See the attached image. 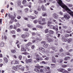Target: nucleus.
Masks as SVG:
<instances>
[{"instance_id":"1","label":"nucleus","mask_w":73,"mask_h":73,"mask_svg":"<svg viewBox=\"0 0 73 73\" xmlns=\"http://www.w3.org/2000/svg\"><path fill=\"white\" fill-rule=\"evenodd\" d=\"M57 2H58V3H57V4H59L60 6H61V7H67L65 5H64L63 3H62V1L61 0H56Z\"/></svg>"},{"instance_id":"2","label":"nucleus","mask_w":73,"mask_h":73,"mask_svg":"<svg viewBox=\"0 0 73 73\" xmlns=\"http://www.w3.org/2000/svg\"><path fill=\"white\" fill-rule=\"evenodd\" d=\"M59 71L63 73H69V72L68 71L66 70L64 68H60L59 69Z\"/></svg>"},{"instance_id":"3","label":"nucleus","mask_w":73,"mask_h":73,"mask_svg":"<svg viewBox=\"0 0 73 73\" xmlns=\"http://www.w3.org/2000/svg\"><path fill=\"white\" fill-rule=\"evenodd\" d=\"M64 17H62L61 19L62 20H64V18L66 19H69L70 18V16H69L68 15L66 14L64 16Z\"/></svg>"},{"instance_id":"4","label":"nucleus","mask_w":73,"mask_h":73,"mask_svg":"<svg viewBox=\"0 0 73 73\" xmlns=\"http://www.w3.org/2000/svg\"><path fill=\"white\" fill-rule=\"evenodd\" d=\"M52 16L55 19H57L58 17V15L56 13H54L52 14Z\"/></svg>"},{"instance_id":"5","label":"nucleus","mask_w":73,"mask_h":73,"mask_svg":"<svg viewBox=\"0 0 73 73\" xmlns=\"http://www.w3.org/2000/svg\"><path fill=\"white\" fill-rule=\"evenodd\" d=\"M39 51L42 53H45V49L42 47L40 48H39Z\"/></svg>"},{"instance_id":"6","label":"nucleus","mask_w":73,"mask_h":73,"mask_svg":"<svg viewBox=\"0 0 73 73\" xmlns=\"http://www.w3.org/2000/svg\"><path fill=\"white\" fill-rule=\"evenodd\" d=\"M25 61L26 63H30V62H31L32 61V60L31 59H30L28 60L26 59Z\"/></svg>"},{"instance_id":"7","label":"nucleus","mask_w":73,"mask_h":73,"mask_svg":"<svg viewBox=\"0 0 73 73\" xmlns=\"http://www.w3.org/2000/svg\"><path fill=\"white\" fill-rule=\"evenodd\" d=\"M39 57H40V55H37L36 56V58H36L37 61H40V60H42V58H40V59H39Z\"/></svg>"},{"instance_id":"8","label":"nucleus","mask_w":73,"mask_h":73,"mask_svg":"<svg viewBox=\"0 0 73 73\" xmlns=\"http://www.w3.org/2000/svg\"><path fill=\"white\" fill-rule=\"evenodd\" d=\"M21 52H25L26 49L24 48V46H22L21 47Z\"/></svg>"},{"instance_id":"9","label":"nucleus","mask_w":73,"mask_h":73,"mask_svg":"<svg viewBox=\"0 0 73 73\" xmlns=\"http://www.w3.org/2000/svg\"><path fill=\"white\" fill-rule=\"evenodd\" d=\"M41 9L42 11H46V8L45 7V6H44V5H42V6L41 7Z\"/></svg>"},{"instance_id":"10","label":"nucleus","mask_w":73,"mask_h":73,"mask_svg":"<svg viewBox=\"0 0 73 73\" xmlns=\"http://www.w3.org/2000/svg\"><path fill=\"white\" fill-rule=\"evenodd\" d=\"M52 62H54V63H56V59H55V58H54V57L53 56L52 57Z\"/></svg>"},{"instance_id":"11","label":"nucleus","mask_w":73,"mask_h":73,"mask_svg":"<svg viewBox=\"0 0 73 73\" xmlns=\"http://www.w3.org/2000/svg\"><path fill=\"white\" fill-rule=\"evenodd\" d=\"M12 69H13V70H15L16 71L18 70V68L17 67V66H16V67H15V66L13 67Z\"/></svg>"},{"instance_id":"12","label":"nucleus","mask_w":73,"mask_h":73,"mask_svg":"<svg viewBox=\"0 0 73 73\" xmlns=\"http://www.w3.org/2000/svg\"><path fill=\"white\" fill-rule=\"evenodd\" d=\"M42 16H43V17H46L48 16L47 14L46 13H42Z\"/></svg>"},{"instance_id":"13","label":"nucleus","mask_w":73,"mask_h":73,"mask_svg":"<svg viewBox=\"0 0 73 73\" xmlns=\"http://www.w3.org/2000/svg\"><path fill=\"white\" fill-rule=\"evenodd\" d=\"M48 42H53L54 40L53 39H51L50 38H49L48 39Z\"/></svg>"},{"instance_id":"14","label":"nucleus","mask_w":73,"mask_h":73,"mask_svg":"<svg viewBox=\"0 0 73 73\" xmlns=\"http://www.w3.org/2000/svg\"><path fill=\"white\" fill-rule=\"evenodd\" d=\"M43 46L44 48H48V44L46 43L44 44L43 45Z\"/></svg>"},{"instance_id":"15","label":"nucleus","mask_w":73,"mask_h":73,"mask_svg":"<svg viewBox=\"0 0 73 73\" xmlns=\"http://www.w3.org/2000/svg\"><path fill=\"white\" fill-rule=\"evenodd\" d=\"M72 39L71 38H69L67 40V41L68 43H69L70 42H72Z\"/></svg>"},{"instance_id":"16","label":"nucleus","mask_w":73,"mask_h":73,"mask_svg":"<svg viewBox=\"0 0 73 73\" xmlns=\"http://www.w3.org/2000/svg\"><path fill=\"white\" fill-rule=\"evenodd\" d=\"M62 40L63 42H67V39L64 38H62Z\"/></svg>"},{"instance_id":"17","label":"nucleus","mask_w":73,"mask_h":73,"mask_svg":"<svg viewBox=\"0 0 73 73\" xmlns=\"http://www.w3.org/2000/svg\"><path fill=\"white\" fill-rule=\"evenodd\" d=\"M4 60L5 63H7L8 62V59H7V58L5 57L4 58Z\"/></svg>"},{"instance_id":"18","label":"nucleus","mask_w":73,"mask_h":73,"mask_svg":"<svg viewBox=\"0 0 73 73\" xmlns=\"http://www.w3.org/2000/svg\"><path fill=\"white\" fill-rule=\"evenodd\" d=\"M48 32L49 34H50L51 35H52V34H53V33H54V31L52 30H49L48 31Z\"/></svg>"},{"instance_id":"19","label":"nucleus","mask_w":73,"mask_h":73,"mask_svg":"<svg viewBox=\"0 0 73 73\" xmlns=\"http://www.w3.org/2000/svg\"><path fill=\"white\" fill-rule=\"evenodd\" d=\"M17 12L19 14H21L22 13V11L21 10H18L17 11Z\"/></svg>"},{"instance_id":"20","label":"nucleus","mask_w":73,"mask_h":73,"mask_svg":"<svg viewBox=\"0 0 73 73\" xmlns=\"http://www.w3.org/2000/svg\"><path fill=\"white\" fill-rule=\"evenodd\" d=\"M72 32V31L70 30H66V33H71Z\"/></svg>"},{"instance_id":"21","label":"nucleus","mask_w":73,"mask_h":73,"mask_svg":"<svg viewBox=\"0 0 73 73\" xmlns=\"http://www.w3.org/2000/svg\"><path fill=\"white\" fill-rule=\"evenodd\" d=\"M28 17H30V18H31L32 20H33V19H35V17L31 15Z\"/></svg>"},{"instance_id":"22","label":"nucleus","mask_w":73,"mask_h":73,"mask_svg":"<svg viewBox=\"0 0 73 73\" xmlns=\"http://www.w3.org/2000/svg\"><path fill=\"white\" fill-rule=\"evenodd\" d=\"M37 10L38 11H41V7L40 6H38L37 8Z\"/></svg>"},{"instance_id":"23","label":"nucleus","mask_w":73,"mask_h":73,"mask_svg":"<svg viewBox=\"0 0 73 73\" xmlns=\"http://www.w3.org/2000/svg\"><path fill=\"white\" fill-rule=\"evenodd\" d=\"M4 46V42H2L0 44V46L1 47H3Z\"/></svg>"},{"instance_id":"24","label":"nucleus","mask_w":73,"mask_h":73,"mask_svg":"<svg viewBox=\"0 0 73 73\" xmlns=\"http://www.w3.org/2000/svg\"><path fill=\"white\" fill-rule=\"evenodd\" d=\"M17 3L19 5H21V1H18L17 2Z\"/></svg>"},{"instance_id":"25","label":"nucleus","mask_w":73,"mask_h":73,"mask_svg":"<svg viewBox=\"0 0 73 73\" xmlns=\"http://www.w3.org/2000/svg\"><path fill=\"white\" fill-rule=\"evenodd\" d=\"M62 61H63L62 59H59L58 60V62H59V63H62Z\"/></svg>"},{"instance_id":"26","label":"nucleus","mask_w":73,"mask_h":73,"mask_svg":"<svg viewBox=\"0 0 73 73\" xmlns=\"http://www.w3.org/2000/svg\"><path fill=\"white\" fill-rule=\"evenodd\" d=\"M70 58V57H66L65 58V60L66 61L68 60H69Z\"/></svg>"},{"instance_id":"27","label":"nucleus","mask_w":73,"mask_h":73,"mask_svg":"<svg viewBox=\"0 0 73 73\" xmlns=\"http://www.w3.org/2000/svg\"><path fill=\"white\" fill-rule=\"evenodd\" d=\"M11 52L13 53H15L16 52V50H15L13 49L12 50H11Z\"/></svg>"},{"instance_id":"28","label":"nucleus","mask_w":73,"mask_h":73,"mask_svg":"<svg viewBox=\"0 0 73 73\" xmlns=\"http://www.w3.org/2000/svg\"><path fill=\"white\" fill-rule=\"evenodd\" d=\"M35 71V72H39V69H38L37 68H35L34 69Z\"/></svg>"},{"instance_id":"29","label":"nucleus","mask_w":73,"mask_h":73,"mask_svg":"<svg viewBox=\"0 0 73 73\" xmlns=\"http://www.w3.org/2000/svg\"><path fill=\"white\" fill-rule=\"evenodd\" d=\"M25 36L27 37H29V33H26L25 34Z\"/></svg>"},{"instance_id":"30","label":"nucleus","mask_w":73,"mask_h":73,"mask_svg":"<svg viewBox=\"0 0 73 73\" xmlns=\"http://www.w3.org/2000/svg\"><path fill=\"white\" fill-rule=\"evenodd\" d=\"M68 66V65H63L62 66V68H66Z\"/></svg>"},{"instance_id":"31","label":"nucleus","mask_w":73,"mask_h":73,"mask_svg":"<svg viewBox=\"0 0 73 73\" xmlns=\"http://www.w3.org/2000/svg\"><path fill=\"white\" fill-rule=\"evenodd\" d=\"M37 28H40L41 29H42V26H40L39 25H38L36 26Z\"/></svg>"},{"instance_id":"32","label":"nucleus","mask_w":73,"mask_h":73,"mask_svg":"<svg viewBox=\"0 0 73 73\" xmlns=\"http://www.w3.org/2000/svg\"><path fill=\"white\" fill-rule=\"evenodd\" d=\"M26 3H27V0H23L22 2L23 4H25Z\"/></svg>"},{"instance_id":"33","label":"nucleus","mask_w":73,"mask_h":73,"mask_svg":"<svg viewBox=\"0 0 73 73\" xmlns=\"http://www.w3.org/2000/svg\"><path fill=\"white\" fill-rule=\"evenodd\" d=\"M25 69V68H24V66H23L20 68V69H21V70L22 71H24Z\"/></svg>"},{"instance_id":"34","label":"nucleus","mask_w":73,"mask_h":73,"mask_svg":"<svg viewBox=\"0 0 73 73\" xmlns=\"http://www.w3.org/2000/svg\"><path fill=\"white\" fill-rule=\"evenodd\" d=\"M41 43L42 44V45H44V44L46 43V42L45 41H42L41 42Z\"/></svg>"},{"instance_id":"35","label":"nucleus","mask_w":73,"mask_h":73,"mask_svg":"<svg viewBox=\"0 0 73 73\" xmlns=\"http://www.w3.org/2000/svg\"><path fill=\"white\" fill-rule=\"evenodd\" d=\"M24 54H25V55H27L28 54H30L27 52H25L23 53Z\"/></svg>"},{"instance_id":"36","label":"nucleus","mask_w":73,"mask_h":73,"mask_svg":"<svg viewBox=\"0 0 73 73\" xmlns=\"http://www.w3.org/2000/svg\"><path fill=\"white\" fill-rule=\"evenodd\" d=\"M23 31H28V29L27 28H23Z\"/></svg>"},{"instance_id":"37","label":"nucleus","mask_w":73,"mask_h":73,"mask_svg":"<svg viewBox=\"0 0 73 73\" xmlns=\"http://www.w3.org/2000/svg\"><path fill=\"white\" fill-rule=\"evenodd\" d=\"M21 37L23 38H25V36L24 34H23L21 35Z\"/></svg>"},{"instance_id":"38","label":"nucleus","mask_w":73,"mask_h":73,"mask_svg":"<svg viewBox=\"0 0 73 73\" xmlns=\"http://www.w3.org/2000/svg\"><path fill=\"white\" fill-rule=\"evenodd\" d=\"M11 33H12V34H15V30H13L11 31Z\"/></svg>"},{"instance_id":"39","label":"nucleus","mask_w":73,"mask_h":73,"mask_svg":"<svg viewBox=\"0 0 73 73\" xmlns=\"http://www.w3.org/2000/svg\"><path fill=\"white\" fill-rule=\"evenodd\" d=\"M19 59L20 60H21V58H22V56L20 55L18 57Z\"/></svg>"},{"instance_id":"40","label":"nucleus","mask_w":73,"mask_h":73,"mask_svg":"<svg viewBox=\"0 0 73 73\" xmlns=\"http://www.w3.org/2000/svg\"><path fill=\"white\" fill-rule=\"evenodd\" d=\"M41 20L43 22H45V18H42Z\"/></svg>"},{"instance_id":"41","label":"nucleus","mask_w":73,"mask_h":73,"mask_svg":"<svg viewBox=\"0 0 73 73\" xmlns=\"http://www.w3.org/2000/svg\"><path fill=\"white\" fill-rule=\"evenodd\" d=\"M34 13L36 15H38V12L36 11L35 10H34Z\"/></svg>"},{"instance_id":"42","label":"nucleus","mask_w":73,"mask_h":73,"mask_svg":"<svg viewBox=\"0 0 73 73\" xmlns=\"http://www.w3.org/2000/svg\"><path fill=\"white\" fill-rule=\"evenodd\" d=\"M51 27H52V29H54V30H55V29H56L55 26H54L53 25H52V26Z\"/></svg>"},{"instance_id":"43","label":"nucleus","mask_w":73,"mask_h":73,"mask_svg":"<svg viewBox=\"0 0 73 73\" xmlns=\"http://www.w3.org/2000/svg\"><path fill=\"white\" fill-rule=\"evenodd\" d=\"M13 28V26H12V25H10L9 27V28L10 29H12V28Z\"/></svg>"},{"instance_id":"44","label":"nucleus","mask_w":73,"mask_h":73,"mask_svg":"<svg viewBox=\"0 0 73 73\" xmlns=\"http://www.w3.org/2000/svg\"><path fill=\"white\" fill-rule=\"evenodd\" d=\"M16 26H17V27H20V25L19 24V23H17L16 24Z\"/></svg>"},{"instance_id":"45","label":"nucleus","mask_w":73,"mask_h":73,"mask_svg":"<svg viewBox=\"0 0 73 73\" xmlns=\"http://www.w3.org/2000/svg\"><path fill=\"white\" fill-rule=\"evenodd\" d=\"M19 64V61L17 60H15V64Z\"/></svg>"},{"instance_id":"46","label":"nucleus","mask_w":73,"mask_h":73,"mask_svg":"<svg viewBox=\"0 0 73 73\" xmlns=\"http://www.w3.org/2000/svg\"><path fill=\"white\" fill-rule=\"evenodd\" d=\"M45 32L46 33H48V29H46L45 30Z\"/></svg>"},{"instance_id":"47","label":"nucleus","mask_w":73,"mask_h":73,"mask_svg":"<svg viewBox=\"0 0 73 73\" xmlns=\"http://www.w3.org/2000/svg\"><path fill=\"white\" fill-rule=\"evenodd\" d=\"M27 44L29 46L30 45H31V44H32V42H29L27 43Z\"/></svg>"},{"instance_id":"48","label":"nucleus","mask_w":73,"mask_h":73,"mask_svg":"<svg viewBox=\"0 0 73 73\" xmlns=\"http://www.w3.org/2000/svg\"><path fill=\"white\" fill-rule=\"evenodd\" d=\"M11 64L13 65V64H15V61H13L11 62Z\"/></svg>"},{"instance_id":"49","label":"nucleus","mask_w":73,"mask_h":73,"mask_svg":"<svg viewBox=\"0 0 73 73\" xmlns=\"http://www.w3.org/2000/svg\"><path fill=\"white\" fill-rule=\"evenodd\" d=\"M32 34L33 36H35V35H36V33L34 32H32Z\"/></svg>"},{"instance_id":"50","label":"nucleus","mask_w":73,"mask_h":73,"mask_svg":"<svg viewBox=\"0 0 73 73\" xmlns=\"http://www.w3.org/2000/svg\"><path fill=\"white\" fill-rule=\"evenodd\" d=\"M44 68H46L47 69H48V70H49V69H50V68L48 66L45 67Z\"/></svg>"},{"instance_id":"51","label":"nucleus","mask_w":73,"mask_h":73,"mask_svg":"<svg viewBox=\"0 0 73 73\" xmlns=\"http://www.w3.org/2000/svg\"><path fill=\"white\" fill-rule=\"evenodd\" d=\"M49 58L48 57H47L46 58H44L45 60H49Z\"/></svg>"},{"instance_id":"52","label":"nucleus","mask_w":73,"mask_h":73,"mask_svg":"<svg viewBox=\"0 0 73 73\" xmlns=\"http://www.w3.org/2000/svg\"><path fill=\"white\" fill-rule=\"evenodd\" d=\"M28 11H29V9L28 8H27L25 9V12H28Z\"/></svg>"},{"instance_id":"53","label":"nucleus","mask_w":73,"mask_h":73,"mask_svg":"<svg viewBox=\"0 0 73 73\" xmlns=\"http://www.w3.org/2000/svg\"><path fill=\"white\" fill-rule=\"evenodd\" d=\"M34 48H35V45H34L31 46V48L32 49H33Z\"/></svg>"},{"instance_id":"54","label":"nucleus","mask_w":73,"mask_h":73,"mask_svg":"<svg viewBox=\"0 0 73 73\" xmlns=\"http://www.w3.org/2000/svg\"><path fill=\"white\" fill-rule=\"evenodd\" d=\"M69 36V34H66L65 35V37H68Z\"/></svg>"},{"instance_id":"55","label":"nucleus","mask_w":73,"mask_h":73,"mask_svg":"<svg viewBox=\"0 0 73 73\" xmlns=\"http://www.w3.org/2000/svg\"><path fill=\"white\" fill-rule=\"evenodd\" d=\"M35 68L38 69H40V66H35Z\"/></svg>"},{"instance_id":"56","label":"nucleus","mask_w":73,"mask_h":73,"mask_svg":"<svg viewBox=\"0 0 73 73\" xmlns=\"http://www.w3.org/2000/svg\"><path fill=\"white\" fill-rule=\"evenodd\" d=\"M51 66H53V67H54V66H55V65L54 64H51Z\"/></svg>"},{"instance_id":"57","label":"nucleus","mask_w":73,"mask_h":73,"mask_svg":"<svg viewBox=\"0 0 73 73\" xmlns=\"http://www.w3.org/2000/svg\"><path fill=\"white\" fill-rule=\"evenodd\" d=\"M21 31V29H18L17 30V31L18 32H20Z\"/></svg>"},{"instance_id":"58","label":"nucleus","mask_w":73,"mask_h":73,"mask_svg":"<svg viewBox=\"0 0 73 73\" xmlns=\"http://www.w3.org/2000/svg\"><path fill=\"white\" fill-rule=\"evenodd\" d=\"M37 23V21L36 20H35V21H34V23L35 24H36V23Z\"/></svg>"},{"instance_id":"59","label":"nucleus","mask_w":73,"mask_h":73,"mask_svg":"<svg viewBox=\"0 0 73 73\" xmlns=\"http://www.w3.org/2000/svg\"><path fill=\"white\" fill-rule=\"evenodd\" d=\"M38 23H39V24H43V23H42L41 21H38Z\"/></svg>"},{"instance_id":"60","label":"nucleus","mask_w":73,"mask_h":73,"mask_svg":"<svg viewBox=\"0 0 73 73\" xmlns=\"http://www.w3.org/2000/svg\"><path fill=\"white\" fill-rule=\"evenodd\" d=\"M29 46L28 45V44H27L25 45V46L26 48H28V47Z\"/></svg>"},{"instance_id":"61","label":"nucleus","mask_w":73,"mask_h":73,"mask_svg":"<svg viewBox=\"0 0 73 73\" xmlns=\"http://www.w3.org/2000/svg\"><path fill=\"white\" fill-rule=\"evenodd\" d=\"M69 7H73V5H72V4H69L68 5Z\"/></svg>"},{"instance_id":"62","label":"nucleus","mask_w":73,"mask_h":73,"mask_svg":"<svg viewBox=\"0 0 73 73\" xmlns=\"http://www.w3.org/2000/svg\"><path fill=\"white\" fill-rule=\"evenodd\" d=\"M13 57H14V58H17V57H16V56L15 55H14L13 56Z\"/></svg>"},{"instance_id":"63","label":"nucleus","mask_w":73,"mask_h":73,"mask_svg":"<svg viewBox=\"0 0 73 73\" xmlns=\"http://www.w3.org/2000/svg\"><path fill=\"white\" fill-rule=\"evenodd\" d=\"M63 51L64 50L62 48L60 49V52H63Z\"/></svg>"},{"instance_id":"64","label":"nucleus","mask_w":73,"mask_h":73,"mask_svg":"<svg viewBox=\"0 0 73 73\" xmlns=\"http://www.w3.org/2000/svg\"><path fill=\"white\" fill-rule=\"evenodd\" d=\"M17 42L16 43V44H17L19 42V41L18 40H16Z\"/></svg>"}]
</instances>
